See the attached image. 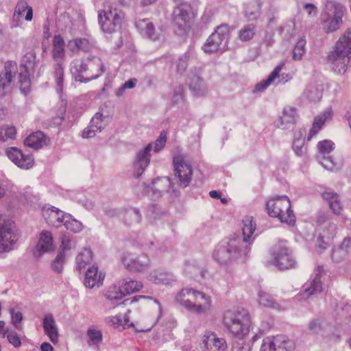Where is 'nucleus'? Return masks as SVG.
I'll use <instances>...</instances> for the list:
<instances>
[{"label":"nucleus","instance_id":"4","mask_svg":"<svg viewBox=\"0 0 351 351\" xmlns=\"http://www.w3.org/2000/svg\"><path fill=\"white\" fill-rule=\"evenodd\" d=\"M98 20L104 32L113 33L121 29L125 22V14L116 2L107 1L98 13Z\"/></svg>","mask_w":351,"mask_h":351},{"label":"nucleus","instance_id":"48","mask_svg":"<svg viewBox=\"0 0 351 351\" xmlns=\"http://www.w3.org/2000/svg\"><path fill=\"white\" fill-rule=\"evenodd\" d=\"M283 342L279 343L276 347V351H293L295 350L294 342L287 337L281 335Z\"/></svg>","mask_w":351,"mask_h":351},{"label":"nucleus","instance_id":"28","mask_svg":"<svg viewBox=\"0 0 351 351\" xmlns=\"http://www.w3.org/2000/svg\"><path fill=\"white\" fill-rule=\"evenodd\" d=\"M26 11L25 19L27 21H32L33 19V9L28 5L26 0H18L16 5L14 8L13 17L23 16L24 12Z\"/></svg>","mask_w":351,"mask_h":351},{"label":"nucleus","instance_id":"57","mask_svg":"<svg viewBox=\"0 0 351 351\" xmlns=\"http://www.w3.org/2000/svg\"><path fill=\"white\" fill-rule=\"evenodd\" d=\"M12 322L14 327L17 329L21 328L20 323L23 319V315L21 312H15L14 309L10 310Z\"/></svg>","mask_w":351,"mask_h":351},{"label":"nucleus","instance_id":"31","mask_svg":"<svg viewBox=\"0 0 351 351\" xmlns=\"http://www.w3.org/2000/svg\"><path fill=\"white\" fill-rule=\"evenodd\" d=\"M322 197L329 204V206L334 214L340 215L343 210L342 204L337 193L331 192H324Z\"/></svg>","mask_w":351,"mask_h":351},{"label":"nucleus","instance_id":"13","mask_svg":"<svg viewBox=\"0 0 351 351\" xmlns=\"http://www.w3.org/2000/svg\"><path fill=\"white\" fill-rule=\"evenodd\" d=\"M138 32L152 41H160L165 38V30L162 25L156 26L149 19H138L135 23Z\"/></svg>","mask_w":351,"mask_h":351},{"label":"nucleus","instance_id":"2","mask_svg":"<svg viewBox=\"0 0 351 351\" xmlns=\"http://www.w3.org/2000/svg\"><path fill=\"white\" fill-rule=\"evenodd\" d=\"M71 71L77 81L86 83L102 75L104 71L101 60L96 56L73 61Z\"/></svg>","mask_w":351,"mask_h":351},{"label":"nucleus","instance_id":"18","mask_svg":"<svg viewBox=\"0 0 351 351\" xmlns=\"http://www.w3.org/2000/svg\"><path fill=\"white\" fill-rule=\"evenodd\" d=\"M8 157L19 167L28 169L33 167L34 161L30 155H25L20 149L11 147L6 152Z\"/></svg>","mask_w":351,"mask_h":351},{"label":"nucleus","instance_id":"39","mask_svg":"<svg viewBox=\"0 0 351 351\" xmlns=\"http://www.w3.org/2000/svg\"><path fill=\"white\" fill-rule=\"evenodd\" d=\"M256 229V224L252 217H245L243 219V241L247 242L251 238Z\"/></svg>","mask_w":351,"mask_h":351},{"label":"nucleus","instance_id":"56","mask_svg":"<svg viewBox=\"0 0 351 351\" xmlns=\"http://www.w3.org/2000/svg\"><path fill=\"white\" fill-rule=\"evenodd\" d=\"M190 88L195 91L201 90L204 83L202 80L197 75H194L189 82Z\"/></svg>","mask_w":351,"mask_h":351},{"label":"nucleus","instance_id":"51","mask_svg":"<svg viewBox=\"0 0 351 351\" xmlns=\"http://www.w3.org/2000/svg\"><path fill=\"white\" fill-rule=\"evenodd\" d=\"M125 293L123 290L121 289L117 290L116 287H110L108 290V293L106 294V297L109 300H120L123 296H125Z\"/></svg>","mask_w":351,"mask_h":351},{"label":"nucleus","instance_id":"34","mask_svg":"<svg viewBox=\"0 0 351 351\" xmlns=\"http://www.w3.org/2000/svg\"><path fill=\"white\" fill-rule=\"evenodd\" d=\"M36 247L42 252H48L53 248V237L50 232L43 230L40 232Z\"/></svg>","mask_w":351,"mask_h":351},{"label":"nucleus","instance_id":"33","mask_svg":"<svg viewBox=\"0 0 351 351\" xmlns=\"http://www.w3.org/2000/svg\"><path fill=\"white\" fill-rule=\"evenodd\" d=\"M175 20L180 19L186 23L193 18V12L191 7L188 3H182L178 6L173 12Z\"/></svg>","mask_w":351,"mask_h":351},{"label":"nucleus","instance_id":"49","mask_svg":"<svg viewBox=\"0 0 351 351\" xmlns=\"http://www.w3.org/2000/svg\"><path fill=\"white\" fill-rule=\"evenodd\" d=\"M258 301L261 305L265 307H271L274 304L271 296L268 293L262 290L258 292Z\"/></svg>","mask_w":351,"mask_h":351},{"label":"nucleus","instance_id":"47","mask_svg":"<svg viewBox=\"0 0 351 351\" xmlns=\"http://www.w3.org/2000/svg\"><path fill=\"white\" fill-rule=\"evenodd\" d=\"M305 45L306 40L304 39H300L296 43L293 51V58L294 60H300L303 54L305 52Z\"/></svg>","mask_w":351,"mask_h":351},{"label":"nucleus","instance_id":"46","mask_svg":"<svg viewBox=\"0 0 351 351\" xmlns=\"http://www.w3.org/2000/svg\"><path fill=\"white\" fill-rule=\"evenodd\" d=\"M260 5L258 3H250L246 5L245 15L248 20H253L257 18L260 13Z\"/></svg>","mask_w":351,"mask_h":351},{"label":"nucleus","instance_id":"10","mask_svg":"<svg viewBox=\"0 0 351 351\" xmlns=\"http://www.w3.org/2000/svg\"><path fill=\"white\" fill-rule=\"evenodd\" d=\"M214 258L219 263H226L232 260H238L241 256V252L238 249V241L230 239L228 242H222L215 248Z\"/></svg>","mask_w":351,"mask_h":351},{"label":"nucleus","instance_id":"32","mask_svg":"<svg viewBox=\"0 0 351 351\" xmlns=\"http://www.w3.org/2000/svg\"><path fill=\"white\" fill-rule=\"evenodd\" d=\"M101 116L98 113L96 114L92 119L90 125L84 129L82 136L83 138H91L96 135L97 132H101Z\"/></svg>","mask_w":351,"mask_h":351},{"label":"nucleus","instance_id":"24","mask_svg":"<svg viewBox=\"0 0 351 351\" xmlns=\"http://www.w3.org/2000/svg\"><path fill=\"white\" fill-rule=\"evenodd\" d=\"M152 149L151 143L148 144L143 151L140 152L134 162L135 173L137 177L140 176L144 171L146 167L150 162V152Z\"/></svg>","mask_w":351,"mask_h":351},{"label":"nucleus","instance_id":"17","mask_svg":"<svg viewBox=\"0 0 351 351\" xmlns=\"http://www.w3.org/2000/svg\"><path fill=\"white\" fill-rule=\"evenodd\" d=\"M274 263L280 269L293 268L296 265V261L293 257L289 248L282 247L274 252Z\"/></svg>","mask_w":351,"mask_h":351},{"label":"nucleus","instance_id":"45","mask_svg":"<svg viewBox=\"0 0 351 351\" xmlns=\"http://www.w3.org/2000/svg\"><path fill=\"white\" fill-rule=\"evenodd\" d=\"M322 290V286L320 276L317 274L311 282L310 287L305 289L304 294H306L307 296H309L317 292H321Z\"/></svg>","mask_w":351,"mask_h":351},{"label":"nucleus","instance_id":"15","mask_svg":"<svg viewBox=\"0 0 351 351\" xmlns=\"http://www.w3.org/2000/svg\"><path fill=\"white\" fill-rule=\"evenodd\" d=\"M124 267L134 271H141L147 269L149 265V259L145 254L136 256L129 252L124 253L121 258Z\"/></svg>","mask_w":351,"mask_h":351},{"label":"nucleus","instance_id":"50","mask_svg":"<svg viewBox=\"0 0 351 351\" xmlns=\"http://www.w3.org/2000/svg\"><path fill=\"white\" fill-rule=\"evenodd\" d=\"M125 223L131 225L133 222H138L141 220L139 212L135 209L127 211L124 215Z\"/></svg>","mask_w":351,"mask_h":351},{"label":"nucleus","instance_id":"38","mask_svg":"<svg viewBox=\"0 0 351 351\" xmlns=\"http://www.w3.org/2000/svg\"><path fill=\"white\" fill-rule=\"evenodd\" d=\"M19 81L20 84V89L25 95L28 94L31 91V80L29 77V73L26 67H24L21 71L19 76Z\"/></svg>","mask_w":351,"mask_h":351},{"label":"nucleus","instance_id":"7","mask_svg":"<svg viewBox=\"0 0 351 351\" xmlns=\"http://www.w3.org/2000/svg\"><path fill=\"white\" fill-rule=\"evenodd\" d=\"M17 240L14 222L0 214V252L11 250Z\"/></svg>","mask_w":351,"mask_h":351},{"label":"nucleus","instance_id":"41","mask_svg":"<svg viewBox=\"0 0 351 351\" xmlns=\"http://www.w3.org/2000/svg\"><path fill=\"white\" fill-rule=\"evenodd\" d=\"M64 68L62 64L58 63L54 67L53 77L57 85V91L62 93L64 84Z\"/></svg>","mask_w":351,"mask_h":351},{"label":"nucleus","instance_id":"11","mask_svg":"<svg viewBox=\"0 0 351 351\" xmlns=\"http://www.w3.org/2000/svg\"><path fill=\"white\" fill-rule=\"evenodd\" d=\"M173 164L175 175L178 177L180 184L184 187L187 186L192 179L193 169L186 156L180 153L174 155Z\"/></svg>","mask_w":351,"mask_h":351},{"label":"nucleus","instance_id":"26","mask_svg":"<svg viewBox=\"0 0 351 351\" xmlns=\"http://www.w3.org/2000/svg\"><path fill=\"white\" fill-rule=\"evenodd\" d=\"M148 279L152 283L156 285H169L175 280L174 276L170 272H163L160 270L154 271L151 273Z\"/></svg>","mask_w":351,"mask_h":351},{"label":"nucleus","instance_id":"43","mask_svg":"<svg viewBox=\"0 0 351 351\" xmlns=\"http://www.w3.org/2000/svg\"><path fill=\"white\" fill-rule=\"evenodd\" d=\"M62 226H64L66 230H70L73 232H80L82 228V224L73 219L70 215H68L65 217Z\"/></svg>","mask_w":351,"mask_h":351},{"label":"nucleus","instance_id":"29","mask_svg":"<svg viewBox=\"0 0 351 351\" xmlns=\"http://www.w3.org/2000/svg\"><path fill=\"white\" fill-rule=\"evenodd\" d=\"M47 138L41 132H36L29 134L25 140L24 143L29 147L38 149L46 144Z\"/></svg>","mask_w":351,"mask_h":351},{"label":"nucleus","instance_id":"19","mask_svg":"<svg viewBox=\"0 0 351 351\" xmlns=\"http://www.w3.org/2000/svg\"><path fill=\"white\" fill-rule=\"evenodd\" d=\"M298 117L297 109L292 106H287L279 117L276 125L282 130L292 128L296 123Z\"/></svg>","mask_w":351,"mask_h":351},{"label":"nucleus","instance_id":"55","mask_svg":"<svg viewBox=\"0 0 351 351\" xmlns=\"http://www.w3.org/2000/svg\"><path fill=\"white\" fill-rule=\"evenodd\" d=\"M137 80L136 78H132L125 82L121 86H120L116 91V95L119 97L121 96L125 89L133 88L136 83Z\"/></svg>","mask_w":351,"mask_h":351},{"label":"nucleus","instance_id":"23","mask_svg":"<svg viewBox=\"0 0 351 351\" xmlns=\"http://www.w3.org/2000/svg\"><path fill=\"white\" fill-rule=\"evenodd\" d=\"M105 278V274L102 272H98V267L93 265L90 267L85 274L84 285L88 288H93L97 286L99 287Z\"/></svg>","mask_w":351,"mask_h":351},{"label":"nucleus","instance_id":"42","mask_svg":"<svg viewBox=\"0 0 351 351\" xmlns=\"http://www.w3.org/2000/svg\"><path fill=\"white\" fill-rule=\"evenodd\" d=\"M143 285L141 282L130 280L124 282L121 288L126 295L140 291Z\"/></svg>","mask_w":351,"mask_h":351},{"label":"nucleus","instance_id":"40","mask_svg":"<svg viewBox=\"0 0 351 351\" xmlns=\"http://www.w3.org/2000/svg\"><path fill=\"white\" fill-rule=\"evenodd\" d=\"M92 261V253L86 249L81 252L76 257L77 269L81 271Z\"/></svg>","mask_w":351,"mask_h":351},{"label":"nucleus","instance_id":"63","mask_svg":"<svg viewBox=\"0 0 351 351\" xmlns=\"http://www.w3.org/2000/svg\"><path fill=\"white\" fill-rule=\"evenodd\" d=\"M322 329V324L319 319L312 321L309 324V330L313 333H318Z\"/></svg>","mask_w":351,"mask_h":351},{"label":"nucleus","instance_id":"3","mask_svg":"<svg viewBox=\"0 0 351 351\" xmlns=\"http://www.w3.org/2000/svg\"><path fill=\"white\" fill-rule=\"evenodd\" d=\"M222 321L225 328L236 338L243 339L250 332L252 320L250 314L245 310L226 311Z\"/></svg>","mask_w":351,"mask_h":351},{"label":"nucleus","instance_id":"27","mask_svg":"<svg viewBox=\"0 0 351 351\" xmlns=\"http://www.w3.org/2000/svg\"><path fill=\"white\" fill-rule=\"evenodd\" d=\"M106 322L108 325L119 330L125 328H129L134 326L133 322H130L129 317L127 315H125L123 317L118 315L108 317L106 319Z\"/></svg>","mask_w":351,"mask_h":351},{"label":"nucleus","instance_id":"30","mask_svg":"<svg viewBox=\"0 0 351 351\" xmlns=\"http://www.w3.org/2000/svg\"><path fill=\"white\" fill-rule=\"evenodd\" d=\"M346 8L341 5L335 8V12L333 17L330 20L328 26L326 29L327 32H335L339 29L343 23L342 18L344 15Z\"/></svg>","mask_w":351,"mask_h":351},{"label":"nucleus","instance_id":"59","mask_svg":"<svg viewBox=\"0 0 351 351\" xmlns=\"http://www.w3.org/2000/svg\"><path fill=\"white\" fill-rule=\"evenodd\" d=\"M10 343L13 345L15 348H18L21 346V341L19 335L15 332H8L5 335Z\"/></svg>","mask_w":351,"mask_h":351},{"label":"nucleus","instance_id":"6","mask_svg":"<svg viewBox=\"0 0 351 351\" xmlns=\"http://www.w3.org/2000/svg\"><path fill=\"white\" fill-rule=\"evenodd\" d=\"M266 209L270 217L278 218L282 223L290 226H293L295 223L291 202L286 195L269 199L266 203Z\"/></svg>","mask_w":351,"mask_h":351},{"label":"nucleus","instance_id":"62","mask_svg":"<svg viewBox=\"0 0 351 351\" xmlns=\"http://www.w3.org/2000/svg\"><path fill=\"white\" fill-rule=\"evenodd\" d=\"M160 184L161 180L158 178L155 180L152 184V189L154 190V193L158 196L161 195L162 191L165 189L163 187L160 186Z\"/></svg>","mask_w":351,"mask_h":351},{"label":"nucleus","instance_id":"37","mask_svg":"<svg viewBox=\"0 0 351 351\" xmlns=\"http://www.w3.org/2000/svg\"><path fill=\"white\" fill-rule=\"evenodd\" d=\"M283 342L281 335L265 338L261 347V351H276L277 346Z\"/></svg>","mask_w":351,"mask_h":351},{"label":"nucleus","instance_id":"14","mask_svg":"<svg viewBox=\"0 0 351 351\" xmlns=\"http://www.w3.org/2000/svg\"><path fill=\"white\" fill-rule=\"evenodd\" d=\"M200 347L203 351H225L227 343L225 339L219 337L212 331H206L202 335Z\"/></svg>","mask_w":351,"mask_h":351},{"label":"nucleus","instance_id":"52","mask_svg":"<svg viewBox=\"0 0 351 351\" xmlns=\"http://www.w3.org/2000/svg\"><path fill=\"white\" fill-rule=\"evenodd\" d=\"M87 335L94 345H98L101 342L103 336L100 330H95L93 328H88L87 330Z\"/></svg>","mask_w":351,"mask_h":351},{"label":"nucleus","instance_id":"25","mask_svg":"<svg viewBox=\"0 0 351 351\" xmlns=\"http://www.w3.org/2000/svg\"><path fill=\"white\" fill-rule=\"evenodd\" d=\"M44 331L53 343H57L59 339V333L56 321L51 314L44 316L43 322Z\"/></svg>","mask_w":351,"mask_h":351},{"label":"nucleus","instance_id":"36","mask_svg":"<svg viewBox=\"0 0 351 351\" xmlns=\"http://www.w3.org/2000/svg\"><path fill=\"white\" fill-rule=\"evenodd\" d=\"M298 135L295 134L293 143V149L298 156H302L304 154V136L306 130L304 128H300L298 131Z\"/></svg>","mask_w":351,"mask_h":351},{"label":"nucleus","instance_id":"5","mask_svg":"<svg viewBox=\"0 0 351 351\" xmlns=\"http://www.w3.org/2000/svg\"><path fill=\"white\" fill-rule=\"evenodd\" d=\"M176 300L189 311L199 314L207 312L211 306L209 296L192 288L182 289L177 295Z\"/></svg>","mask_w":351,"mask_h":351},{"label":"nucleus","instance_id":"8","mask_svg":"<svg viewBox=\"0 0 351 351\" xmlns=\"http://www.w3.org/2000/svg\"><path fill=\"white\" fill-rule=\"evenodd\" d=\"M162 315V306L157 301H154L146 313L143 314L138 320L134 323L136 332L149 331L158 322Z\"/></svg>","mask_w":351,"mask_h":351},{"label":"nucleus","instance_id":"1","mask_svg":"<svg viewBox=\"0 0 351 351\" xmlns=\"http://www.w3.org/2000/svg\"><path fill=\"white\" fill-rule=\"evenodd\" d=\"M351 59V30L344 32L335 43L333 49L327 56L332 69L338 74H343Z\"/></svg>","mask_w":351,"mask_h":351},{"label":"nucleus","instance_id":"58","mask_svg":"<svg viewBox=\"0 0 351 351\" xmlns=\"http://www.w3.org/2000/svg\"><path fill=\"white\" fill-rule=\"evenodd\" d=\"M166 141H167V134L165 131H162L160 133V136L156 141L154 151L158 152L160 149H162L165 145Z\"/></svg>","mask_w":351,"mask_h":351},{"label":"nucleus","instance_id":"12","mask_svg":"<svg viewBox=\"0 0 351 351\" xmlns=\"http://www.w3.org/2000/svg\"><path fill=\"white\" fill-rule=\"evenodd\" d=\"M229 27L226 24H222L217 27L207 39L202 49L206 53H214L217 51L221 47L225 46L229 35Z\"/></svg>","mask_w":351,"mask_h":351},{"label":"nucleus","instance_id":"60","mask_svg":"<svg viewBox=\"0 0 351 351\" xmlns=\"http://www.w3.org/2000/svg\"><path fill=\"white\" fill-rule=\"evenodd\" d=\"M3 136H5V141L7 139H14L16 134V129L14 126H7L3 128Z\"/></svg>","mask_w":351,"mask_h":351},{"label":"nucleus","instance_id":"61","mask_svg":"<svg viewBox=\"0 0 351 351\" xmlns=\"http://www.w3.org/2000/svg\"><path fill=\"white\" fill-rule=\"evenodd\" d=\"M73 245H74V242L69 236L64 235L62 237L61 248L62 251L71 248Z\"/></svg>","mask_w":351,"mask_h":351},{"label":"nucleus","instance_id":"16","mask_svg":"<svg viewBox=\"0 0 351 351\" xmlns=\"http://www.w3.org/2000/svg\"><path fill=\"white\" fill-rule=\"evenodd\" d=\"M285 66V62H281L270 73L268 76L267 79L265 80H262L259 83H258L255 88L254 92H261L264 90L267 87H268L271 84H272L276 79L278 78L279 83L285 84L289 81H290L292 78L291 75L289 73H280L283 66Z\"/></svg>","mask_w":351,"mask_h":351},{"label":"nucleus","instance_id":"44","mask_svg":"<svg viewBox=\"0 0 351 351\" xmlns=\"http://www.w3.org/2000/svg\"><path fill=\"white\" fill-rule=\"evenodd\" d=\"M255 35V26L253 24L245 25L239 32V36L242 41H248Z\"/></svg>","mask_w":351,"mask_h":351},{"label":"nucleus","instance_id":"21","mask_svg":"<svg viewBox=\"0 0 351 351\" xmlns=\"http://www.w3.org/2000/svg\"><path fill=\"white\" fill-rule=\"evenodd\" d=\"M16 65L11 62L5 64V75L0 79V97H3L12 90V82Z\"/></svg>","mask_w":351,"mask_h":351},{"label":"nucleus","instance_id":"22","mask_svg":"<svg viewBox=\"0 0 351 351\" xmlns=\"http://www.w3.org/2000/svg\"><path fill=\"white\" fill-rule=\"evenodd\" d=\"M43 215L47 223L49 225L60 227L62 226L66 216L68 214L64 213L62 210L55 208H43Z\"/></svg>","mask_w":351,"mask_h":351},{"label":"nucleus","instance_id":"53","mask_svg":"<svg viewBox=\"0 0 351 351\" xmlns=\"http://www.w3.org/2000/svg\"><path fill=\"white\" fill-rule=\"evenodd\" d=\"M69 45L72 47L73 45L78 50H86L88 47V42L84 38H75L69 43Z\"/></svg>","mask_w":351,"mask_h":351},{"label":"nucleus","instance_id":"9","mask_svg":"<svg viewBox=\"0 0 351 351\" xmlns=\"http://www.w3.org/2000/svg\"><path fill=\"white\" fill-rule=\"evenodd\" d=\"M317 148L321 157L320 163L326 169L335 171L341 168V162L335 160L330 156L335 148V144L333 141L328 139L320 141L317 144Z\"/></svg>","mask_w":351,"mask_h":351},{"label":"nucleus","instance_id":"20","mask_svg":"<svg viewBox=\"0 0 351 351\" xmlns=\"http://www.w3.org/2000/svg\"><path fill=\"white\" fill-rule=\"evenodd\" d=\"M333 112L332 108H327L322 112L317 115L313 120L311 128L307 136V140L310 141L322 130L326 122L332 117Z\"/></svg>","mask_w":351,"mask_h":351},{"label":"nucleus","instance_id":"35","mask_svg":"<svg viewBox=\"0 0 351 351\" xmlns=\"http://www.w3.org/2000/svg\"><path fill=\"white\" fill-rule=\"evenodd\" d=\"M64 46L62 36L55 35L52 42V56L54 59H62L64 57Z\"/></svg>","mask_w":351,"mask_h":351},{"label":"nucleus","instance_id":"64","mask_svg":"<svg viewBox=\"0 0 351 351\" xmlns=\"http://www.w3.org/2000/svg\"><path fill=\"white\" fill-rule=\"evenodd\" d=\"M187 60L188 57L186 55L179 60V62L177 64V69L178 72L181 73L185 70V69L187 66Z\"/></svg>","mask_w":351,"mask_h":351},{"label":"nucleus","instance_id":"54","mask_svg":"<svg viewBox=\"0 0 351 351\" xmlns=\"http://www.w3.org/2000/svg\"><path fill=\"white\" fill-rule=\"evenodd\" d=\"M64 258V254L63 252H60L56 259L52 262L51 266L54 271L58 273H60L62 270V264Z\"/></svg>","mask_w":351,"mask_h":351}]
</instances>
